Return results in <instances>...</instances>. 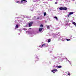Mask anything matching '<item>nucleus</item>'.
<instances>
[{"instance_id":"nucleus-15","label":"nucleus","mask_w":76,"mask_h":76,"mask_svg":"<svg viewBox=\"0 0 76 76\" xmlns=\"http://www.w3.org/2000/svg\"><path fill=\"white\" fill-rule=\"evenodd\" d=\"M66 41H70V40L69 39H66Z\"/></svg>"},{"instance_id":"nucleus-19","label":"nucleus","mask_w":76,"mask_h":76,"mask_svg":"<svg viewBox=\"0 0 76 76\" xmlns=\"http://www.w3.org/2000/svg\"><path fill=\"white\" fill-rule=\"evenodd\" d=\"M70 15V14H69L68 15V17H69Z\"/></svg>"},{"instance_id":"nucleus-14","label":"nucleus","mask_w":76,"mask_h":76,"mask_svg":"<svg viewBox=\"0 0 76 76\" xmlns=\"http://www.w3.org/2000/svg\"><path fill=\"white\" fill-rule=\"evenodd\" d=\"M46 15H47V13L46 12H45L44 13V16H46Z\"/></svg>"},{"instance_id":"nucleus-4","label":"nucleus","mask_w":76,"mask_h":76,"mask_svg":"<svg viewBox=\"0 0 76 76\" xmlns=\"http://www.w3.org/2000/svg\"><path fill=\"white\" fill-rule=\"evenodd\" d=\"M33 24V22H30L29 23V27H31V26H32V25Z\"/></svg>"},{"instance_id":"nucleus-6","label":"nucleus","mask_w":76,"mask_h":76,"mask_svg":"<svg viewBox=\"0 0 76 76\" xmlns=\"http://www.w3.org/2000/svg\"><path fill=\"white\" fill-rule=\"evenodd\" d=\"M51 25H48L47 26V29H50V27H51Z\"/></svg>"},{"instance_id":"nucleus-1","label":"nucleus","mask_w":76,"mask_h":76,"mask_svg":"<svg viewBox=\"0 0 76 76\" xmlns=\"http://www.w3.org/2000/svg\"><path fill=\"white\" fill-rule=\"evenodd\" d=\"M67 9V8L66 7H61L59 8V10H66Z\"/></svg>"},{"instance_id":"nucleus-22","label":"nucleus","mask_w":76,"mask_h":76,"mask_svg":"<svg viewBox=\"0 0 76 76\" xmlns=\"http://www.w3.org/2000/svg\"><path fill=\"white\" fill-rule=\"evenodd\" d=\"M57 2H55V4H57Z\"/></svg>"},{"instance_id":"nucleus-9","label":"nucleus","mask_w":76,"mask_h":76,"mask_svg":"<svg viewBox=\"0 0 76 76\" xmlns=\"http://www.w3.org/2000/svg\"><path fill=\"white\" fill-rule=\"evenodd\" d=\"M54 18H55V19H56V20H58V19L57 17L56 16H55L54 17Z\"/></svg>"},{"instance_id":"nucleus-21","label":"nucleus","mask_w":76,"mask_h":76,"mask_svg":"<svg viewBox=\"0 0 76 76\" xmlns=\"http://www.w3.org/2000/svg\"><path fill=\"white\" fill-rule=\"evenodd\" d=\"M53 73H55V72H54V71H53Z\"/></svg>"},{"instance_id":"nucleus-10","label":"nucleus","mask_w":76,"mask_h":76,"mask_svg":"<svg viewBox=\"0 0 76 76\" xmlns=\"http://www.w3.org/2000/svg\"><path fill=\"white\" fill-rule=\"evenodd\" d=\"M72 23L73 24V25H75V26H76V23H75V22H73Z\"/></svg>"},{"instance_id":"nucleus-2","label":"nucleus","mask_w":76,"mask_h":76,"mask_svg":"<svg viewBox=\"0 0 76 76\" xmlns=\"http://www.w3.org/2000/svg\"><path fill=\"white\" fill-rule=\"evenodd\" d=\"M43 47H47V45L46 44L44 43L42 45L41 47L42 48Z\"/></svg>"},{"instance_id":"nucleus-3","label":"nucleus","mask_w":76,"mask_h":76,"mask_svg":"<svg viewBox=\"0 0 76 76\" xmlns=\"http://www.w3.org/2000/svg\"><path fill=\"white\" fill-rule=\"evenodd\" d=\"M23 1H24L25 3H27V1L26 0H21L20 4H22Z\"/></svg>"},{"instance_id":"nucleus-16","label":"nucleus","mask_w":76,"mask_h":76,"mask_svg":"<svg viewBox=\"0 0 76 76\" xmlns=\"http://www.w3.org/2000/svg\"><path fill=\"white\" fill-rule=\"evenodd\" d=\"M40 27H43V25L42 24H41L40 25Z\"/></svg>"},{"instance_id":"nucleus-18","label":"nucleus","mask_w":76,"mask_h":76,"mask_svg":"<svg viewBox=\"0 0 76 76\" xmlns=\"http://www.w3.org/2000/svg\"><path fill=\"white\" fill-rule=\"evenodd\" d=\"M68 75V76H70V73H69L68 74H67Z\"/></svg>"},{"instance_id":"nucleus-8","label":"nucleus","mask_w":76,"mask_h":76,"mask_svg":"<svg viewBox=\"0 0 76 76\" xmlns=\"http://www.w3.org/2000/svg\"><path fill=\"white\" fill-rule=\"evenodd\" d=\"M56 67H57L58 68H61V67H62V66H56Z\"/></svg>"},{"instance_id":"nucleus-7","label":"nucleus","mask_w":76,"mask_h":76,"mask_svg":"<svg viewBox=\"0 0 76 76\" xmlns=\"http://www.w3.org/2000/svg\"><path fill=\"white\" fill-rule=\"evenodd\" d=\"M42 29H43V28H39V32H41V31H42Z\"/></svg>"},{"instance_id":"nucleus-17","label":"nucleus","mask_w":76,"mask_h":76,"mask_svg":"<svg viewBox=\"0 0 76 76\" xmlns=\"http://www.w3.org/2000/svg\"><path fill=\"white\" fill-rule=\"evenodd\" d=\"M16 3H20V2H19V1H18L16 2Z\"/></svg>"},{"instance_id":"nucleus-12","label":"nucleus","mask_w":76,"mask_h":76,"mask_svg":"<svg viewBox=\"0 0 76 76\" xmlns=\"http://www.w3.org/2000/svg\"><path fill=\"white\" fill-rule=\"evenodd\" d=\"M51 42V40L50 39H48V42Z\"/></svg>"},{"instance_id":"nucleus-13","label":"nucleus","mask_w":76,"mask_h":76,"mask_svg":"<svg viewBox=\"0 0 76 76\" xmlns=\"http://www.w3.org/2000/svg\"><path fill=\"white\" fill-rule=\"evenodd\" d=\"M73 13V12H71L69 13L70 15H72Z\"/></svg>"},{"instance_id":"nucleus-11","label":"nucleus","mask_w":76,"mask_h":76,"mask_svg":"<svg viewBox=\"0 0 76 76\" xmlns=\"http://www.w3.org/2000/svg\"><path fill=\"white\" fill-rule=\"evenodd\" d=\"M19 27V25L18 24H16V28H18Z\"/></svg>"},{"instance_id":"nucleus-5","label":"nucleus","mask_w":76,"mask_h":76,"mask_svg":"<svg viewBox=\"0 0 76 76\" xmlns=\"http://www.w3.org/2000/svg\"><path fill=\"white\" fill-rule=\"evenodd\" d=\"M55 71V72H57V71H58V70H57V69L54 68L53 69V70H52L51 71V72H54Z\"/></svg>"},{"instance_id":"nucleus-20","label":"nucleus","mask_w":76,"mask_h":76,"mask_svg":"<svg viewBox=\"0 0 76 76\" xmlns=\"http://www.w3.org/2000/svg\"><path fill=\"white\" fill-rule=\"evenodd\" d=\"M39 19V17H38L37 18V19Z\"/></svg>"}]
</instances>
